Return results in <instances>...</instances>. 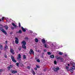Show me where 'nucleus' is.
Returning a JSON list of instances; mask_svg holds the SVG:
<instances>
[{
  "label": "nucleus",
  "instance_id": "13",
  "mask_svg": "<svg viewBox=\"0 0 75 75\" xmlns=\"http://www.w3.org/2000/svg\"><path fill=\"white\" fill-rule=\"evenodd\" d=\"M11 72L13 74H16V73H17V71L15 70H12Z\"/></svg>",
  "mask_w": 75,
  "mask_h": 75
},
{
  "label": "nucleus",
  "instance_id": "20",
  "mask_svg": "<svg viewBox=\"0 0 75 75\" xmlns=\"http://www.w3.org/2000/svg\"><path fill=\"white\" fill-rule=\"evenodd\" d=\"M35 40L36 42H38V39L37 38H35Z\"/></svg>",
  "mask_w": 75,
  "mask_h": 75
},
{
  "label": "nucleus",
  "instance_id": "19",
  "mask_svg": "<svg viewBox=\"0 0 75 75\" xmlns=\"http://www.w3.org/2000/svg\"><path fill=\"white\" fill-rule=\"evenodd\" d=\"M4 27L5 28V29L6 30H8V26L7 25H6V26H5Z\"/></svg>",
  "mask_w": 75,
  "mask_h": 75
},
{
  "label": "nucleus",
  "instance_id": "31",
  "mask_svg": "<svg viewBox=\"0 0 75 75\" xmlns=\"http://www.w3.org/2000/svg\"><path fill=\"white\" fill-rule=\"evenodd\" d=\"M72 69H75V66H73L72 67Z\"/></svg>",
  "mask_w": 75,
  "mask_h": 75
},
{
  "label": "nucleus",
  "instance_id": "18",
  "mask_svg": "<svg viewBox=\"0 0 75 75\" xmlns=\"http://www.w3.org/2000/svg\"><path fill=\"white\" fill-rule=\"evenodd\" d=\"M3 49V45H0V50H2Z\"/></svg>",
  "mask_w": 75,
  "mask_h": 75
},
{
  "label": "nucleus",
  "instance_id": "21",
  "mask_svg": "<svg viewBox=\"0 0 75 75\" xmlns=\"http://www.w3.org/2000/svg\"><path fill=\"white\" fill-rule=\"evenodd\" d=\"M45 48H48V46L46 44H45L44 45Z\"/></svg>",
  "mask_w": 75,
  "mask_h": 75
},
{
  "label": "nucleus",
  "instance_id": "40",
  "mask_svg": "<svg viewBox=\"0 0 75 75\" xmlns=\"http://www.w3.org/2000/svg\"><path fill=\"white\" fill-rule=\"evenodd\" d=\"M44 51H45V52H46V51H47V50H46V49H44Z\"/></svg>",
  "mask_w": 75,
  "mask_h": 75
},
{
  "label": "nucleus",
  "instance_id": "38",
  "mask_svg": "<svg viewBox=\"0 0 75 75\" xmlns=\"http://www.w3.org/2000/svg\"><path fill=\"white\" fill-rule=\"evenodd\" d=\"M4 17H3L2 18V21H3V20H4Z\"/></svg>",
  "mask_w": 75,
  "mask_h": 75
},
{
  "label": "nucleus",
  "instance_id": "3",
  "mask_svg": "<svg viewBox=\"0 0 75 75\" xmlns=\"http://www.w3.org/2000/svg\"><path fill=\"white\" fill-rule=\"evenodd\" d=\"M11 58L13 62H17V61L16 60L14 59V57H13V56H11Z\"/></svg>",
  "mask_w": 75,
  "mask_h": 75
},
{
  "label": "nucleus",
  "instance_id": "41",
  "mask_svg": "<svg viewBox=\"0 0 75 75\" xmlns=\"http://www.w3.org/2000/svg\"><path fill=\"white\" fill-rule=\"evenodd\" d=\"M3 70L0 69V72H3Z\"/></svg>",
  "mask_w": 75,
  "mask_h": 75
},
{
  "label": "nucleus",
  "instance_id": "1",
  "mask_svg": "<svg viewBox=\"0 0 75 75\" xmlns=\"http://www.w3.org/2000/svg\"><path fill=\"white\" fill-rule=\"evenodd\" d=\"M55 58H56V59H60V61L61 62L64 61V59H63V58H62L61 57H58V56H56L55 57Z\"/></svg>",
  "mask_w": 75,
  "mask_h": 75
},
{
  "label": "nucleus",
  "instance_id": "50",
  "mask_svg": "<svg viewBox=\"0 0 75 75\" xmlns=\"http://www.w3.org/2000/svg\"><path fill=\"white\" fill-rule=\"evenodd\" d=\"M31 33H32L33 32L32 31H31Z\"/></svg>",
  "mask_w": 75,
  "mask_h": 75
},
{
  "label": "nucleus",
  "instance_id": "24",
  "mask_svg": "<svg viewBox=\"0 0 75 75\" xmlns=\"http://www.w3.org/2000/svg\"><path fill=\"white\" fill-rule=\"evenodd\" d=\"M23 59H25L26 58V56L25 55H23Z\"/></svg>",
  "mask_w": 75,
  "mask_h": 75
},
{
  "label": "nucleus",
  "instance_id": "10",
  "mask_svg": "<svg viewBox=\"0 0 75 75\" xmlns=\"http://www.w3.org/2000/svg\"><path fill=\"white\" fill-rule=\"evenodd\" d=\"M42 42L43 44H45V42H46L45 40V39L44 38L42 39Z\"/></svg>",
  "mask_w": 75,
  "mask_h": 75
},
{
  "label": "nucleus",
  "instance_id": "29",
  "mask_svg": "<svg viewBox=\"0 0 75 75\" xmlns=\"http://www.w3.org/2000/svg\"><path fill=\"white\" fill-rule=\"evenodd\" d=\"M19 65V64H18V63H16V65H17V67H18Z\"/></svg>",
  "mask_w": 75,
  "mask_h": 75
},
{
  "label": "nucleus",
  "instance_id": "36",
  "mask_svg": "<svg viewBox=\"0 0 75 75\" xmlns=\"http://www.w3.org/2000/svg\"><path fill=\"white\" fill-rule=\"evenodd\" d=\"M11 28L12 29V30H13V29H14V28L13 27L11 26Z\"/></svg>",
  "mask_w": 75,
  "mask_h": 75
},
{
  "label": "nucleus",
  "instance_id": "34",
  "mask_svg": "<svg viewBox=\"0 0 75 75\" xmlns=\"http://www.w3.org/2000/svg\"><path fill=\"white\" fill-rule=\"evenodd\" d=\"M19 27H21V24H20V23H19Z\"/></svg>",
  "mask_w": 75,
  "mask_h": 75
},
{
  "label": "nucleus",
  "instance_id": "28",
  "mask_svg": "<svg viewBox=\"0 0 75 75\" xmlns=\"http://www.w3.org/2000/svg\"><path fill=\"white\" fill-rule=\"evenodd\" d=\"M19 33H21L22 32L21 31V30H20L18 31Z\"/></svg>",
  "mask_w": 75,
  "mask_h": 75
},
{
  "label": "nucleus",
  "instance_id": "44",
  "mask_svg": "<svg viewBox=\"0 0 75 75\" xmlns=\"http://www.w3.org/2000/svg\"><path fill=\"white\" fill-rule=\"evenodd\" d=\"M5 42L6 43V44H7V41H6Z\"/></svg>",
  "mask_w": 75,
  "mask_h": 75
},
{
  "label": "nucleus",
  "instance_id": "6",
  "mask_svg": "<svg viewBox=\"0 0 75 75\" xmlns=\"http://www.w3.org/2000/svg\"><path fill=\"white\" fill-rule=\"evenodd\" d=\"M15 38L16 39V40H15V42L16 44H18V38L17 37H15Z\"/></svg>",
  "mask_w": 75,
  "mask_h": 75
},
{
  "label": "nucleus",
  "instance_id": "11",
  "mask_svg": "<svg viewBox=\"0 0 75 75\" xmlns=\"http://www.w3.org/2000/svg\"><path fill=\"white\" fill-rule=\"evenodd\" d=\"M8 49V47L7 46V45H5V47L4 48V50H6Z\"/></svg>",
  "mask_w": 75,
  "mask_h": 75
},
{
  "label": "nucleus",
  "instance_id": "17",
  "mask_svg": "<svg viewBox=\"0 0 75 75\" xmlns=\"http://www.w3.org/2000/svg\"><path fill=\"white\" fill-rule=\"evenodd\" d=\"M21 28L23 31H24V32H25V31H26V30H25V29L23 27H21Z\"/></svg>",
  "mask_w": 75,
  "mask_h": 75
},
{
  "label": "nucleus",
  "instance_id": "43",
  "mask_svg": "<svg viewBox=\"0 0 75 75\" xmlns=\"http://www.w3.org/2000/svg\"><path fill=\"white\" fill-rule=\"evenodd\" d=\"M35 70H37V68H35Z\"/></svg>",
  "mask_w": 75,
  "mask_h": 75
},
{
  "label": "nucleus",
  "instance_id": "39",
  "mask_svg": "<svg viewBox=\"0 0 75 75\" xmlns=\"http://www.w3.org/2000/svg\"><path fill=\"white\" fill-rule=\"evenodd\" d=\"M66 69H68V66H66Z\"/></svg>",
  "mask_w": 75,
  "mask_h": 75
},
{
  "label": "nucleus",
  "instance_id": "26",
  "mask_svg": "<svg viewBox=\"0 0 75 75\" xmlns=\"http://www.w3.org/2000/svg\"><path fill=\"white\" fill-rule=\"evenodd\" d=\"M59 55H62V53L61 52H59Z\"/></svg>",
  "mask_w": 75,
  "mask_h": 75
},
{
  "label": "nucleus",
  "instance_id": "23",
  "mask_svg": "<svg viewBox=\"0 0 75 75\" xmlns=\"http://www.w3.org/2000/svg\"><path fill=\"white\" fill-rule=\"evenodd\" d=\"M50 58H54V55H52L50 56Z\"/></svg>",
  "mask_w": 75,
  "mask_h": 75
},
{
  "label": "nucleus",
  "instance_id": "33",
  "mask_svg": "<svg viewBox=\"0 0 75 75\" xmlns=\"http://www.w3.org/2000/svg\"><path fill=\"white\" fill-rule=\"evenodd\" d=\"M70 71H71V73H73V70L72 69H70Z\"/></svg>",
  "mask_w": 75,
  "mask_h": 75
},
{
  "label": "nucleus",
  "instance_id": "42",
  "mask_svg": "<svg viewBox=\"0 0 75 75\" xmlns=\"http://www.w3.org/2000/svg\"><path fill=\"white\" fill-rule=\"evenodd\" d=\"M27 68H28V69H30V67H28Z\"/></svg>",
  "mask_w": 75,
  "mask_h": 75
},
{
  "label": "nucleus",
  "instance_id": "9",
  "mask_svg": "<svg viewBox=\"0 0 75 75\" xmlns=\"http://www.w3.org/2000/svg\"><path fill=\"white\" fill-rule=\"evenodd\" d=\"M13 67V66L11 65H10L8 67V70H10V68H11Z\"/></svg>",
  "mask_w": 75,
  "mask_h": 75
},
{
  "label": "nucleus",
  "instance_id": "14",
  "mask_svg": "<svg viewBox=\"0 0 75 75\" xmlns=\"http://www.w3.org/2000/svg\"><path fill=\"white\" fill-rule=\"evenodd\" d=\"M31 70H32V73H33V75H35V71H34L33 70V69H31Z\"/></svg>",
  "mask_w": 75,
  "mask_h": 75
},
{
  "label": "nucleus",
  "instance_id": "37",
  "mask_svg": "<svg viewBox=\"0 0 75 75\" xmlns=\"http://www.w3.org/2000/svg\"><path fill=\"white\" fill-rule=\"evenodd\" d=\"M4 57H5V58H7V55L6 54H5L4 55Z\"/></svg>",
  "mask_w": 75,
  "mask_h": 75
},
{
  "label": "nucleus",
  "instance_id": "15",
  "mask_svg": "<svg viewBox=\"0 0 75 75\" xmlns=\"http://www.w3.org/2000/svg\"><path fill=\"white\" fill-rule=\"evenodd\" d=\"M12 25H13V26L14 27H15V28H16V27H18L17 26V25H16V24L13 23H12Z\"/></svg>",
  "mask_w": 75,
  "mask_h": 75
},
{
  "label": "nucleus",
  "instance_id": "48",
  "mask_svg": "<svg viewBox=\"0 0 75 75\" xmlns=\"http://www.w3.org/2000/svg\"><path fill=\"white\" fill-rule=\"evenodd\" d=\"M52 45H54V44H52Z\"/></svg>",
  "mask_w": 75,
  "mask_h": 75
},
{
  "label": "nucleus",
  "instance_id": "52",
  "mask_svg": "<svg viewBox=\"0 0 75 75\" xmlns=\"http://www.w3.org/2000/svg\"><path fill=\"white\" fill-rule=\"evenodd\" d=\"M6 20H7L6 18Z\"/></svg>",
  "mask_w": 75,
  "mask_h": 75
},
{
  "label": "nucleus",
  "instance_id": "27",
  "mask_svg": "<svg viewBox=\"0 0 75 75\" xmlns=\"http://www.w3.org/2000/svg\"><path fill=\"white\" fill-rule=\"evenodd\" d=\"M37 62H40V60L39 59H38L37 60Z\"/></svg>",
  "mask_w": 75,
  "mask_h": 75
},
{
  "label": "nucleus",
  "instance_id": "16",
  "mask_svg": "<svg viewBox=\"0 0 75 75\" xmlns=\"http://www.w3.org/2000/svg\"><path fill=\"white\" fill-rule=\"evenodd\" d=\"M22 48H23V49H26V46H25V45H22Z\"/></svg>",
  "mask_w": 75,
  "mask_h": 75
},
{
  "label": "nucleus",
  "instance_id": "35",
  "mask_svg": "<svg viewBox=\"0 0 75 75\" xmlns=\"http://www.w3.org/2000/svg\"><path fill=\"white\" fill-rule=\"evenodd\" d=\"M54 64H57V62L56 61H54Z\"/></svg>",
  "mask_w": 75,
  "mask_h": 75
},
{
  "label": "nucleus",
  "instance_id": "51",
  "mask_svg": "<svg viewBox=\"0 0 75 75\" xmlns=\"http://www.w3.org/2000/svg\"><path fill=\"white\" fill-rule=\"evenodd\" d=\"M27 38V39H28V38Z\"/></svg>",
  "mask_w": 75,
  "mask_h": 75
},
{
  "label": "nucleus",
  "instance_id": "22",
  "mask_svg": "<svg viewBox=\"0 0 75 75\" xmlns=\"http://www.w3.org/2000/svg\"><path fill=\"white\" fill-rule=\"evenodd\" d=\"M18 48L19 50L20 51V50H21V46H19Z\"/></svg>",
  "mask_w": 75,
  "mask_h": 75
},
{
  "label": "nucleus",
  "instance_id": "45",
  "mask_svg": "<svg viewBox=\"0 0 75 75\" xmlns=\"http://www.w3.org/2000/svg\"><path fill=\"white\" fill-rule=\"evenodd\" d=\"M68 66H69V65H70L69 64H68Z\"/></svg>",
  "mask_w": 75,
  "mask_h": 75
},
{
  "label": "nucleus",
  "instance_id": "2",
  "mask_svg": "<svg viewBox=\"0 0 75 75\" xmlns=\"http://www.w3.org/2000/svg\"><path fill=\"white\" fill-rule=\"evenodd\" d=\"M0 30L3 33L5 34L6 35L7 34V33L6 32V31L3 29V28L0 27Z\"/></svg>",
  "mask_w": 75,
  "mask_h": 75
},
{
  "label": "nucleus",
  "instance_id": "7",
  "mask_svg": "<svg viewBox=\"0 0 75 75\" xmlns=\"http://www.w3.org/2000/svg\"><path fill=\"white\" fill-rule=\"evenodd\" d=\"M10 51L11 53L13 54V55L14 54H15V52H14V50H13V49H11V50H10Z\"/></svg>",
  "mask_w": 75,
  "mask_h": 75
},
{
  "label": "nucleus",
  "instance_id": "49",
  "mask_svg": "<svg viewBox=\"0 0 75 75\" xmlns=\"http://www.w3.org/2000/svg\"><path fill=\"white\" fill-rule=\"evenodd\" d=\"M1 53V51H0V54Z\"/></svg>",
  "mask_w": 75,
  "mask_h": 75
},
{
  "label": "nucleus",
  "instance_id": "25",
  "mask_svg": "<svg viewBox=\"0 0 75 75\" xmlns=\"http://www.w3.org/2000/svg\"><path fill=\"white\" fill-rule=\"evenodd\" d=\"M47 54L48 55H51V52H47Z\"/></svg>",
  "mask_w": 75,
  "mask_h": 75
},
{
  "label": "nucleus",
  "instance_id": "8",
  "mask_svg": "<svg viewBox=\"0 0 75 75\" xmlns=\"http://www.w3.org/2000/svg\"><path fill=\"white\" fill-rule=\"evenodd\" d=\"M21 58V54H19L18 55V56L17 58V59H18V60H20Z\"/></svg>",
  "mask_w": 75,
  "mask_h": 75
},
{
  "label": "nucleus",
  "instance_id": "4",
  "mask_svg": "<svg viewBox=\"0 0 75 75\" xmlns=\"http://www.w3.org/2000/svg\"><path fill=\"white\" fill-rule=\"evenodd\" d=\"M53 69L54 71H57L59 69V68L58 67H57L56 68H54Z\"/></svg>",
  "mask_w": 75,
  "mask_h": 75
},
{
  "label": "nucleus",
  "instance_id": "5",
  "mask_svg": "<svg viewBox=\"0 0 75 75\" xmlns=\"http://www.w3.org/2000/svg\"><path fill=\"white\" fill-rule=\"evenodd\" d=\"M30 54H33V55H34V52L33 51V49H30V51L29 52Z\"/></svg>",
  "mask_w": 75,
  "mask_h": 75
},
{
  "label": "nucleus",
  "instance_id": "30",
  "mask_svg": "<svg viewBox=\"0 0 75 75\" xmlns=\"http://www.w3.org/2000/svg\"><path fill=\"white\" fill-rule=\"evenodd\" d=\"M36 66L37 68H40V66H39L36 65Z\"/></svg>",
  "mask_w": 75,
  "mask_h": 75
},
{
  "label": "nucleus",
  "instance_id": "47",
  "mask_svg": "<svg viewBox=\"0 0 75 75\" xmlns=\"http://www.w3.org/2000/svg\"><path fill=\"white\" fill-rule=\"evenodd\" d=\"M65 55V56H67V54H66Z\"/></svg>",
  "mask_w": 75,
  "mask_h": 75
},
{
  "label": "nucleus",
  "instance_id": "46",
  "mask_svg": "<svg viewBox=\"0 0 75 75\" xmlns=\"http://www.w3.org/2000/svg\"><path fill=\"white\" fill-rule=\"evenodd\" d=\"M1 21V19H0V21Z\"/></svg>",
  "mask_w": 75,
  "mask_h": 75
},
{
  "label": "nucleus",
  "instance_id": "12",
  "mask_svg": "<svg viewBox=\"0 0 75 75\" xmlns=\"http://www.w3.org/2000/svg\"><path fill=\"white\" fill-rule=\"evenodd\" d=\"M22 45H26V42L25 41H23L21 42Z\"/></svg>",
  "mask_w": 75,
  "mask_h": 75
},
{
  "label": "nucleus",
  "instance_id": "32",
  "mask_svg": "<svg viewBox=\"0 0 75 75\" xmlns=\"http://www.w3.org/2000/svg\"><path fill=\"white\" fill-rule=\"evenodd\" d=\"M73 67H75V63H73Z\"/></svg>",
  "mask_w": 75,
  "mask_h": 75
}]
</instances>
